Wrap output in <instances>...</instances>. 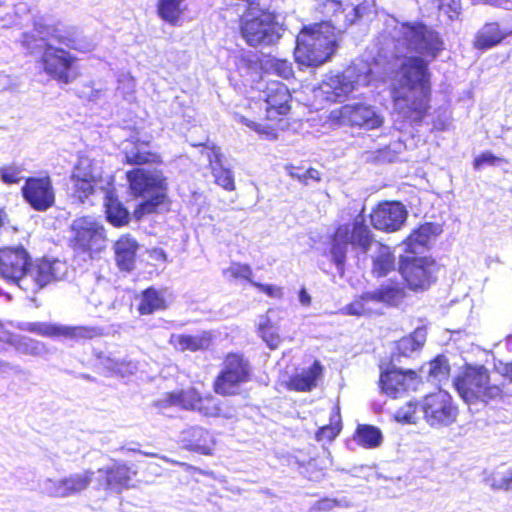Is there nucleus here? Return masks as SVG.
Returning a JSON list of instances; mask_svg holds the SVG:
<instances>
[{
  "label": "nucleus",
  "mask_w": 512,
  "mask_h": 512,
  "mask_svg": "<svg viewBox=\"0 0 512 512\" xmlns=\"http://www.w3.org/2000/svg\"><path fill=\"white\" fill-rule=\"evenodd\" d=\"M131 147L124 151V163L136 166L125 173L130 194L135 198L147 197L134 209L136 220L157 213L168 202V181L162 171H151L140 166H158L163 163L161 154L147 149L149 140H130Z\"/></svg>",
  "instance_id": "1"
},
{
  "label": "nucleus",
  "mask_w": 512,
  "mask_h": 512,
  "mask_svg": "<svg viewBox=\"0 0 512 512\" xmlns=\"http://www.w3.org/2000/svg\"><path fill=\"white\" fill-rule=\"evenodd\" d=\"M428 63L419 56H410L400 66V77L391 87V99L401 117L421 124L428 116L431 102V81Z\"/></svg>",
  "instance_id": "2"
},
{
  "label": "nucleus",
  "mask_w": 512,
  "mask_h": 512,
  "mask_svg": "<svg viewBox=\"0 0 512 512\" xmlns=\"http://www.w3.org/2000/svg\"><path fill=\"white\" fill-rule=\"evenodd\" d=\"M335 28L329 21L304 26L296 37L297 63L318 67L330 59L336 49Z\"/></svg>",
  "instance_id": "3"
},
{
  "label": "nucleus",
  "mask_w": 512,
  "mask_h": 512,
  "mask_svg": "<svg viewBox=\"0 0 512 512\" xmlns=\"http://www.w3.org/2000/svg\"><path fill=\"white\" fill-rule=\"evenodd\" d=\"M453 385L467 403L502 401L506 397L504 384L490 382V372L484 365L466 364L454 378Z\"/></svg>",
  "instance_id": "4"
},
{
  "label": "nucleus",
  "mask_w": 512,
  "mask_h": 512,
  "mask_svg": "<svg viewBox=\"0 0 512 512\" xmlns=\"http://www.w3.org/2000/svg\"><path fill=\"white\" fill-rule=\"evenodd\" d=\"M266 115L261 121L244 119L245 124L269 140L277 138L283 121L291 110L292 94L288 87L276 80L268 81L264 90Z\"/></svg>",
  "instance_id": "5"
},
{
  "label": "nucleus",
  "mask_w": 512,
  "mask_h": 512,
  "mask_svg": "<svg viewBox=\"0 0 512 512\" xmlns=\"http://www.w3.org/2000/svg\"><path fill=\"white\" fill-rule=\"evenodd\" d=\"M69 231L68 246L77 256L92 260L107 247L106 229L90 216L75 218Z\"/></svg>",
  "instance_id": "6"
},
{
  "label": "nucleus",
  "mask_w": 512,
  "mask_h": 512,
  "mask_svg": "<svg viewBox=\"0 0 512 512\" xmlns=\"http://www.w3.org/2000/svg\"><path fill=\"white\" fill-rule=\"evenodd\" d=\"M253 378V368L248 357L239 351L226 353L221 367L212 382L213 392L222 397L236 396L240 387Z\"/></svg>",
  "instance_id": "7"
},
{
  "label": "nucleus",
  "mask_w": 512,
  "mask_h": 512,
  "mask_svg": "<svg viewBox=\"0 0 512 512\" xmlns=\"http://www.w3.org/2000/svg\"><path fill=\"white\" fill-rule=\"evenodd\" d=\"M373 241L374 235L363 218L359 220L356 218L352 225L349 223L338 224L329 235L332 261L339 270H343L349 244L360 248L363 253H367Z\"/></svg>",
  "instance_id": "8"
},
{
  "label": "nucleus",
  "mask_w": 512,
  "mask_h": 512,
  "mask_svg": "<svg viewBox=\"0 0 512 512\" xmlns=\"http://www.w3.org/2000/svg\"><path fill=\"white\" fill-rule=\"evenodd\" d=\"M163 402L165 406H175L196 412L204 418L230 419L232 417L231 412L226 409L228 405L223 401L211 393L203 394L194 387L167 392Z\"/></svg>",
  "instance_id": "9"
},
{
  "label": "nucleus",
  "mask_w": 512,
  "mask_h": 512,
  "mask_svg": "<svg viewBox=\"0 0 512 512\" xmlns=\"http://www.w3.org/2000/svg\"><path fill=\"white\" fill-rule=\"evenodd\" d=\"M37 63L41 71L59 84H69L78 76V58L68 50L46 44Z\"/></svg>",
  "instance_id": "10"
},
{
  "label": "nucleus",
  "mask_w": 512,
  "mask_h": 512,
  "mask_svg": "<svg viewBox=\"0 0 512 512\" xmlns=\"http://www.w3.org/2000/svg\"><path fill=\"white\" fill-rule=\"evenodd\" d=\"M328 121L338 126L357 127L366 130L378 129L383 125V117L368 104L357 102L345 104L332 110Z\"/></svg>",
  "instance_id": "11"
},
{
  "label": "nucleus",
  "mask_w": 512,
  "mask_h": 512,
  "mask_svg": "<svg viewBox=\"0 0 512 512\" xmlns=\"http://www.w3.org/2000/svg\"><path fill=\"white\" fill-rule=\"evenodd\" d=\"M421 411L427 424L434 428L453 424L459 413L452 396L443 390L424 396L421 401Z\"/></svg>",
  "instance_id": "12"
},
{
  "label": "nucleus",
  "mask_w": 512,
  "mask_h": 512,
  "mask_svg": "<svg viewBox=\"0 0 512 512\" xmlns=\"http://www.w3.org/2000/svg\"><path fill=\"white\" fill-rule=\"evenodd\" d=\"M436 261L427 256H406L399 261V272L407 287L413 291L425 290L436 281Z\"/></svg>",
  "instance_id": "13"
},
{
  "label": "nucleus",
  "mask_w": 512,
  "mask_h": 512,
  "mask_svg": "<svg viewBox=\"0 0 512 512\" xmlns=\"http://www.w3.org/2000/svg\"><path fill=\"white\" fill-rule=\"evenodd\" d=\"M21 196L24 202L37 212H45L56 203V191L48 175L26 177L21 186Z\"/></svg>",
  "instance_id": "14"
},
{
  "label": "nucleus",
  "mask_w": 512,
  "mask_h": 512,
  "mask_svg": "<svg viewBox=\"0 0 512 512\" xmlns=\"http://www.w3.org/2000/svg\"><path fill=\"white\" fill-rule=\"evenodd\" d=\"M98 472L102 474L99 488L116 494L135 488L139 474L135 463L125 461H114L111 466L98 469Z\"/></svg>",
  "instance_id": "15"
},
{
  "label": "nucleus",
  "mask_w": 512,
  "mask_h": 512,
  "mask_svg": "<svg viewBox=\"0 0 512 512\" xmlns=\"http://www.w3.org/2000/svg\"><path fill=\"white\" fill-rule=\"evenodd\" d=\"M421 383L420 373L412 369L402 370L389 367L381 371L379 376L381 392L393 399L401 398L411 391H416Z\"/></svg>",
  "instance_id": "16"
},
{
  "label": "nucleus",
  "mask_w": 512,
  "mask_h": 512,
  "mask_svg": "<svg viewBox=\"0 0 512 512\" xmlns=\"http://www.w3.org/2000/svg\"><path fill=\"white\" fill-rule=\"evenodd\" d=\"M70 197L84 203L93 196L102 183L101 175L95 172L93 164L88 159H79L70 174Z\"/></svg>",
  "instance_id": "17"
},
{
  "label": "nucleus",
  "mask_w": 512,
  "mask_h": 512,
  "mask_svg": "<svg viewBox=\"0 0 512 512\" xmlns=\"http://www.w3.org/2000/svg\"><path fill=\"white\" fill-rule=\"evenodd\" d=\"M30 258V254L23 246L1 248L0 275L21 286L30 264Z\"/></svg>",
  "instance_id": "18"
},
{
  "label": "nucleus",
  "mask_w": 512,
  "mask_h": 512,
  "mask_svg": "<svg viewBox=\"0 0 512 512\" xmlns=\"http://www.w3.org/2000/svg\"><path fill=\"white\" fill-rule=\"evenodd\" d=\"M58 265L59 261L56 259L50 260L42 257L32 261L30 258L27 273H25L21 284L26 290L29 289L34 293L42 290L58 279Z\"/></svg>",
  "instance_id": "19"
},
{
  "label": "nucleus",
  "mask_w": 512,
  "mask_h": 512,
  "mask_svg": "<svg viewBox=\"0 0 512 512\" xmlns=\"http://www.w3.org/2000/svg\"><path fill=\"white\" fill-rule=\"evenodd\" d=\"M407 218V211L400 202H383L370 213L371 225L387 233L398 231Z\"/></svg>",
  "instance_id": "20"
},
{
  "label": "nucleus",
  "mask_w": 512,
  "mask_h": 512,
  "mask_svg": "<svg viewBox=\"0 0 512 512\" xmlns=\"http://www.w3.org/2000/svg\"><path fill=\"white\" fill-rule=\"evenodd\" d=\"M402 27L408 33L409 42L415 44L421 53L435 58L443 49V42L438 34L428 29L425 24L406 22Z\"/></svg>",
  "instance_id": "21"
},
{
  "label": "nucleus",
  "mask_w": 512,
  "mask_h": 512,
  "mask_svg": "<svg viewBox=\"0 0 512 512\" xmlns=\"http://www.w3.org/2000/svg\"><path fill=\"white\" fill-rule=\"evenodd\" d=\"M95 472L86 469L80 473L71 474L58 481L49 480L52 485L49 496L54 498H65L85 491L92 483Z\"/></svg>",
  "instance_id": "22"
},
{
  "label": "nucleus",
  "mask_w": 512,
  "mask_h": 512,
  "mask_svg": "<svg viewBox=\"0 0 512 512\" xmlns=\"http://www.w3.org/2000/svg\"><path fill=\"white\" fill-rule=\"evenodd\" d=\"M183 447L201 455H212L216 439L210 430L199 425L190 426L181 432Z\"/></svg>",
  "instance_id": "23"
},
{
  "label": "nucleus",
  "mask_w": 512,
  "mask_h": 512,
  "mask_svg": "<svg viewBox=\"0 0 512 512\" xmlns=\"http://www.w3.org/2000/svg\"><path fill=\"white\" fill-rule=\"evenodd\" d=\"M324 375V366L319 360L306 369L293 373L285 383V387L289 391L307 393L314 390Z\"/></svg>",
  "instance_id": "24"
},
{
  "label": "nucleus",
  "mask_w": 512,
  "mask_h": 512,
  "mask_svg": "<svg viewBox=\"0 0 512 512\" xmlns=\"http://www.w3.org/2000/svg\"><path fill=\"white\" fill-rule=\"evenodd\" d=\"M169 292L166 287L157 288L149 286L139 294L137 311L139 315H151L155 312L164 311L170 305Z\"/></svg>",
  "instance_id": "25"
},
{
  "label": "nucleus",
  "mask_w": 512,
  "mask_h": 512,
  "mask_svg": "<svg viewBox=\"0 0 512 512\" xmlns=\"http://www.w3.org/2000/svg\"><path fill=\"white\" fill-rule=\"evenodd\" d=\"M168 343L177 352H198L209 350L213 345V334L211 331H203L198 335L172 334Z\"/></svg>",
  "instance_id": "26"
},
{
  "label": "nucleus",
  "mask_w": 512,
  "mask_h": 512,
  "mask_svg": "<svg viewBox=\"0 0 512 512\" xmlns=\"http://www.w3.org/2000/svg\"><path fill=\"white\" fill-rule=\"evenodd\" d=\"M139 244L130 234L121 235L114 243V259L121 271L130 272L135 268Z\"/></svg>",
  "instance_id": "27"
},
{
  "label": "nucleus",
  "mask_w": 512,
  "mask_h": 512,
  "mask_svg": "<svg viewBox=\"0 0 512 512\" xmlns=\"http://www.w3.org/2000/svg\"><path fill=\"white\" fill-rule=\"evenodd\" d=\"M507 36L497 22H488L477 31L472 45L476 50L486 51L499 45Z\"/></svg>",
  "instance_id": "28"
},
{
  "label": "nucleus",
  "mask_w": 512,
  "mask_h": 512,
  "mask_svg": "<svg viewBox=\"0 0 512 512\" xmlns=\"http://www.w3.org/2000/svg\"><path fill=\"white\" fill-rule=\"evenodd\" d=\"M105 216L107 221L114 227L120 228L130 222V213L118 197L108 192L105 196Z\"/></svg>",
  "instance_id": "29"
},
{
  "label": "nucleus",
  "mask_w": 512,
  "mask_h": 512,
  "mask_svg": "<svg viewBox=\"0 0 512 512\" xmlns=\"http://www.w3.org/2000/svg\"><path fill=\"white\" fill-rule=\"evenodd\" d=\"M442 232L443 228L441 224L424 222L410 232L405 243L408 247H426L432 239L439 236Z\"/></svg>",
  "instance_id": "30"
},
{
  "label": "nucleus",
  "mask_w": 512,
  "mask_h": 512,
  "mask_svg": "<svg viewBox=\"0 0 512 512\" xmlns=\"http://www.w3.org/2000/svg\"><path fill=\"white\" fill-rule=\"evenodd\" d=\"M352 438L358 446L365 449H375L383 442L382 431L371 424H358Z\"/></svg>",
  "instance_id": "31"
},
{
  "label": "nucleus",
  "mask_w": 512,
  "mask_h": 512,
  "mask_svg": "<svg viewBox=\"0 0 512 512\" xmlns=\"http://www.w3.org/2000/svg\"><path fill=\"white\" fill-rule=\"evenodd\" d=\"M395 269V255L392 249L383 243H378L377 253L372 259V274L384 277Z\"/></svg>",
  "instance_id": "32"
},
{
  "label": "nucleus",
  "mask_w": 512,
  "mask_h": 512,
  "mask_svg": "<svg viewBox=\"0 0 512 512\" xmlns=\"http://www.w3.org/2000/svg\"><path fill=\"white\" fill-rule=\"evenodd\" d=\"M373 294L376 302L390 307L399 306L406 298L405 288L398 283L381 285L373 291Z\"/></svg>",
  "instance_id": "33"
},
{
  "label": "nucleus",
  "mask_w": 512,
  "mask_h": 512,
  "mask_svg": "<svg viewBox=\"0 0 512 512\" xmlns=\"http://www.w3.org/2000/svg\"><path fill=\"white\" fill-rule=\"evenodd\" d=\"M103 335V331L95 326H66L60 325L58 338L73 340L75 342L89 341Z\"/></svg>",
  "instance_id": "34"
},
{
  "label": "nucleus",
  "mask_w": 512,
  "mask_h": 512,
  "mask_svg": "<svg viewBox=\"0 0 512 512\" xmlns=\"http://www.w3.org/2000/svg\"><path fill=\"white\" fill-rule=\"evenodd\" d=\"M263 73L274 74L282 79L289 80L294 78V69L288 59L277 58L271 55L261 60L260 64Z\"/></svg>",
  "instance_id": "35"
},
{
  "label": "nucleus",
  "mask_w": 512,
  "mask_h": 512,
  "mask_svg": "<svg viewBox=\"0 0 512 512\" xmlns=\"http://www.w3.org/2000/svg\"><path fill=\"white\" fill-rule=\"evenodd\" d=\"M183 2L184 0H158V16L171 25H177L184 13Z\"/></svg>",
  "instance_id": "36"
},
{
  "label": "nucleus",
  "mask_w": 512,
  "mask_h": 512,
  "mask_svg": "<svg viewBox=\"0 0 512 512\" xmlns=\"http://www.w3.org/2000/svg\"><path fill=\"white\" fill-rule=\"evenodd\" d=\"M376 302L373 292H365L343 308V313L349 316H366L373 312L371 303Z\"/></svg>",
  "instance_id": "37"
},
{
  "label": "nucleus",
  "mask_w": 512,
  "mask_h": 512,
  "mask_svg": "<svg viewBox=\"0 0 512 512\" xmlns=\"http://www.w3.org/2000/svg\"><path fill=\"white\" fill-rule=\"evenodd\" d=\"M342 430V423L340 414L336 411L331 417L327 425L321 426L315 432V440L317 442H332L340 434Z\"/></svg>",
  "instance_id": "38"
},
{
  "label": "nucleus",
  "mask_w": 512,
  "mask_h": 512,
  "mask_svg": "<svg viewBox=\"0 0 512 512\" xmlns=\"http://www.w3.org/2000/svg\"><path fill=\"white\" fill-rule=\"evenodd\" d=\"M494 490L512 491V466L502 463L490 476Z\"/></svg>",
  "instance_id": "39"
},
{
  "label": "nucleus",
  "mask_w": 512,
  "mask_h": 512,
  "mask_svg": "<svg viewBox=\"0 0 512 512\" xmlns=\"http://www.w3.org/2000/svg\"><path fill=\"white\" fill-rule=\"evenodd\" d=\"M286 171L290 177L298 180L300 183L304 185H308L312 182H320L321 181V173L312 167H309L304 170V167L296 166L294 164L286 165Z\"/></svg>",
  "instance_id": "40"
},
{
  "label": "nucleus",
  "mask_w": 512,
  "mask_h": 512,
  "mask_svg": "<svg viewBox=\"0 0 512 512\" xmlns=\"http://www.w3.org/2000/svg\"><path fill=\"white\" fill-rule=\"evenodd\" d=\"M224 276L230 280L247 281L252 285L253 270L249 264L232 262L228 268L223 271Z\"/></svg>",
  "instance_id": "41"
},
{
  "label": "nucleus",
  "mask_w": 512,
  "mask_h": 512,
  "mask_svg": "<svg viewBox=\"0 0 512 512\" xmlns=\"http://www.w3.org/2000/svg\"><path fill=\"white\" fill-rule=\"evenodd\" d=\"M23 166L17 163H9L0 167V180L6 185H17L23 177Z\"/></svg>",
  "instance_id": "42"
},
{
  "label": "nucleus",
  "mask_w": 512,
  "mask_h": 512,
  "mask_svg": "<svg viewBox=\"0 0 512 512\" xmlns=\"http://www.w3.org/2000/svg\"><path fill=\"white\" fill-rule=\"evenodd\" d=\"M59 324L47 322H30L24 327V330L46 338H58Z\"/></svg>",
  "instance_id": "43"
},
{
  "label": "nucleus",
  "mask_w": 512,
  "mask_h": 512,
  "mask_svg": "<svg viewBox=\"0 0 512 512\" xmlns=\"http://www.w3.org/2000/svg\"><path fill=\"white\" fill-rule=\"evenodd\" d=\"M258 330L260 337L270 349H277L280 346L282 339L272 322L266 321L260 324Z\"/></svg>",
  "instance_id": "44"
},
{
  "label": "nucleus",
  "mask_w": 512,
  "mask_h": 512,
  "mask_svg": "<svg viewBox=\"0 0 512 512\" xmlns=\"http://www.w3.org/2000/svg\"><path fill=\"white\" fill-rule=\"evenodd\" d=\"M450 373V366L443 355H437L429 361L428 375L433 379L446 378Z\"/></svg>",
  "instance_id": "45"
},
{
  "label": "nucleus",
  "mask_w": 512,
  "mask_h": 512,
  "mask_svg": "<svg viewBox=\"0 0 512 512\" xmlns=\"http://www.w3.org/2000/svg\"><path fill=\"white\" fill-rule=\"evenodd\" d=\"M418 403L409 401L397 409L394 414L396 421L401 423H416L418 419Z\"/></svg>",
  "instance_id": "46"
},
{
  "label": "nucleus",
  "mask_w": 512,
  "mask_h": 512,
  "mask_svg": "<svg viewBox=\"0 0 512 512\" xmlns=\"http://www.w3.org/2000/svg\"><path fill=\"white\" fill-rule=\"evenodd\" d=\"M213 176L216 184L223 187L227 191H233L235 189L234 176L232 172L224 167L213 169Z\"/></svg>",
  "instance_id": "47"
},
{
  "label": "nucleus",
  "mask_w": 512,
  "mask_h": 512,
  "mask_svg": "<svg viewBox=\"0 0 512 512\" xmlns=\"http://www.w3.org/2000/svg\"><path fill=\"white\" fill-rule=\"evenodd\" d=\"M502 161L501 158L493 155L491 152H483L473 160V167L475 170H480L484 165H496Z\"/></svg>",
  "instance_id": "48"
},
{
  "label": "nucleus",
  "mask_w": 512,
  "mask_h": 512,
  "mask_svg": "<svg viewBox=\"0 0 512 512\" xmlns=\"http://www.w3.org/2000/svg\"><path fill=\"white\" fill-rule=\"evenodd\" d=\"M252 286L257 288L260 292L265 293L267 296L271 298H281L283 295V290L281 287H277L271 284H263L260 282H252Z\"/></svg>",
  "instance_id": "49"
},
{
  "label": "nucleus",
  "mask_w": 512,
  "mask_h": 512,
  "mask_svg": "<svg viewBox=\"0 0 512 512\" xmlns=\"http://www.w3.org/2000/svg\"><path fill=\"white\" fill-rule=\"evenodd\" d=\"M338 503L339 502L337 499L322 498L315 502V504L313 505V509L316 512L329 511V510L333 509L334 507H336L338 505Z\"/></svg>",
  "instance_id": "50"
},
{
  "label": "nucleus",
  "mask_w": 512,
  "mask_h": 512,
  "mask_svg": "<svg viewBox=\"0 0 512 512\" xmlns=\"http://www.w3.org/2000/svg\"><path fill=\"white\" fill-rule=\"evenodd\" d=\"M322 8H326L327 6L332 7V11L334 14L340 13L343 11L342 2L340 0H315Z\"/></svg>",
  "instance_id": "51"
},
{
  "label": "nucleus",
  "mask_w": 512,
  "mask_h": 512,
  "mask_svg": "<svg viewBox=\"0 0 512 512\" xmlns=\"http://www.w3.org/2000/svg\"><path fill=\"white\" fill-rule=\"evenodd\" d=\"M416 332L413 333V335L410 338H406L402 341V343L405 345V348H411L412 350H418L422 348L424 344V337L421 339V341H416Z\"/></svg>",
  "instance_id": "52"
},
{
  "label": "nucleus",
  "mask_w": 512,
  "mask_h": 512,
  "mask_svg": "<svg viewBox=\"0 0 512 512\" xmlns=\"http://www.w3.org/2000/svg\"><path fill=\"white\" fill-rule=\"evenodd\" d=\"M149 255L152 259L166 262L167 261V255L165 251L162 248H153L149 251Z\"/></svg>",
  "instance_id": "53"
},
{
  "label": "nucleus",
  "mask_w": 512,
  "mask_h": 512,
  "mask_svg": "<svg viewBox=\"0 0 512 512\" xmlns=\"http://www.w3.org/2000/svg\"><path fill=\"white\" fill-rule=\"evenodd\" d=\"M299 300L302 304L304 305H309L311 303V297L310 295L307 293L306 289L305 288H302L300 291H299Z\"/></svg>",
  "instance_id": "54"
},
{
  "label": "nucleus",
  "mask_w": 512,
  "mask_h": 512,
  "mask_svg": "<svg viewBox=\"0 0 512 512\" xmlns=\"http://www.w3.org/2000/svg\"><path fill=\"white\" fill-rule=\"evenodd\" d=\"M166 461L172 465H178V466H181L183 467L186 471H195L196 468L187 464V463H184V462H179V461H176V460H173V459H166Z\"/></svg>",
  "instance_id": "55"
},
{
  "label": "nucleus",
  "mask_w": 512,
  "mask_h": 512,
  "mask_svg": "<svg viewBox=\"0 0 512 512\" xmlns=\"http://www.w3.org/2000/svg\"><path fill=\"white\" fill-rule=\"evenodd\" d=\"M7 220V214L4 208L0 207V230L4 227Z\"/></svg>",
  "instance_id": "56"
},
{
  "label": "nucleus",
  "mask_w": 512,
  "mask_h": 512,
  "mask_svg": "<svg viewBox=\"0 0 512 512\" xmlns=\"http://www.w3.org/2000/svg\"><path fill=\"white\" fill-rule=\"evenodd\" d=\"M342 85H343V88H342V89H343V91H344L345 93H349V92H351V91L353 90V88H354V87H353V84H352L351 82H345V83H343Z\"/></svg>",
  "instance_id": "57"
},
{
  "label": "nucleus",
  "mask_w": 512,
  "mask_h": 512,
  "mask_svg": "<svg viewBox=\"0 0 512 512\" xmlns=\"http://www.w3.org/2000/svg\"><path fill=\"white\" fill-rule=\"evenodd\" d=\"M506 374L510 377L512 380V361L508 363L505 367Z\"/></svg>",
  "instance_id": "58"
},
{
  "label": "nucleus",
  "mask_w": 512,
  "mask_h": 512,
  "mask_svg": "<svg viewBox=\"0 0 512 512\" xmlns=\"http://www.w3.org/2000/svg\"><path fill=\"white\" fill-rule=\"evenodd\" d=\"M124 365L123 362L115 363V367H111L112 370H120V368Z\"/></svg>",
  "instance_id": "59"
},
{
  "label": "nucleus",
  "mask_w": 512,
  "mask_h": 512,
  "mask_svg": "<svg viewBox=\"0 0 512 512\" xmlns=\"http://www.w3.org/2000/svg\"><path fill=\"white\" fill-rule=\"evenodd\" d=\"M5 330L3 324L0 322V339L4 337Z\"/></svg>",
  "instance_id": "60"
},
{
  "label": "nucleus",
  "mask_w": 512,
  "mask_h": 512,
  "mask_svg": "<svg viewBox=\"0 0 512 512\" xmlns=\"http://www.w3.org/2000/svg\"><path fill=\"white\" fill-rule=\"evenodd\" d=\"M323 475H324V473L322 472V470H320L319 475L315 476V479H318V478L322 477Z\"/></svg>",
  "instance_id": "61"
}]
</instances>
